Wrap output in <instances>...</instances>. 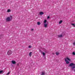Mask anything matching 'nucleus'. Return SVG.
I'll return each instance as SVG.
<instances>
[{
    "label": "nucleus",
    "instance_id": "nucleus-1",
    "mask_svg": "<svg viewBox=\"0 0 75 75\" xmlns=\"http://www.w3.org/2000/svg\"><path fill=\"white\" fill-rule=\"evenodd\" d=\"M13 19V16L11 15H10L9 17H7L6 19V21H10L11 20H12Z\"/></svg>",
    "mask_w": 75,
    "mask_h": 75
},
{
    "label": "nucleus",
    "instance_id": "nucleus-2",
    "mask_svg": "<svg viewBox=\"0 0 75 75\" xmlns=\"http://www.w3.org/2000/svg\"><path fill=\"white\" fill-rule=\"evenodd\" d=\"M65 60L66 64H69V61H71V59H70L68 57H67L65 58Z\"/></svg>",
    "mask_w": 75,
    "mask_h": 75
},
{
    "label": "nucleus",
    "instance_id": "nucleus-3",
    "mask_svg": "<svg viewBox=\"0 0 75 75\" xmlns=\"http://www.w3.org/2000/svg\"><path fill=\"white\" fill-rule=\"evenodd\" d=\"M44 27L45 28H47L48 26V22L46 20H45L44 21Z\"/></svg>",
    "mask_w": 75,
    "mask_h": 75
},
{
    "label": "nucleus",
    "instance_id": "nucleus-4",
    "mask_svg": "<svg viewBox=\"0 0 75 75\" xmlns=\"http://www.w3.org/2000/svg\"><path fill=\"white\" fill-rule=\"evenodd\" d=\"M11 54H12V52L10 50H9L7 52V54L8 55H10Z\"/></svg>",
    "mask_w": 75,
    "mask_h": 75
},
{
    "label": "nucleus",
    "instance_id": "nucleus-5",
    "mask_svg": "<svg viewBox=\"0 0 75 75\" xmlns=\"http://www.w3.org/2000/svg\"><path fill=\"white\" fill-rule=\"evenodd\" d=\"M70 67H72V66H75V64L73 63H71L69 65Z\"/></svg>",
    "mask_w": 75,
    "mask_h": 75
},
{
    "label": "nucleus",
    "instance_id": "nucleus-6",
    "mask_svg": "<svg viewBox=\"0 0 75 75\" xmlns=\"http://www.w3.org/2000/svg\"><path fill=\"white\" fill-rule=\"evenodd\" d=\"M12 63L13 64H16V62L14 60L12 61Z\"/></svg>",
    "mask_w": 75,
    "mask_h": 75
},
{
    "label": "nucleus",
    "instance_id": "nucleus-7",
    "mask_svg": "<svg viewBox=\"0 0 75 75\" xmlns=\"http://www.w3.org/2000/svg\"><path fill=\"white\" fill-rule=\"evenodd\" d=\"M58 37L59 38H61L62 37V34L59 35H58Z\"/></svg>",
    "mask_w": 75,
    "mask_h": 75
},
{
    "label": "nucleus",
    "instance_id": "nucleus-8",
    "mask_svg": "<svg viewBox=\"0 0 75 75\" xmlns=\"http://www.w3.org/2000/svg\"><path fill=\"white\" fill-rule=\"evenodd\" d=\"M39 14L40 15H42L43 14H44V12H40L39 13Z\"/></svg>",
    "mask_w": 75,
    "mask_h": 75
},
{
    "label": "nucleus",
    "instance_id": "nucleus-9",
    "mask_svg": "<svg viewBox=\"0 0 75 75\" xmlns=\"http://www.w3.org/2000/svg\"><path fill=\"white\" fill-rule=\"evenodd\" d=\"M45 72L43 71L42 72L41 75H45Z\"/></svg>",
    "mask_w": 75,
    "mask_h": 75
},
{
    "label": "nucleus",
    "instance_id": "nucleus-10",
    "mask_svg": "<svg viewBox=\"0 0 75 75\" xmlns=\"http://www.w3.org/2000/svg\"><path fill=\"white\" fill-rule=\"evenodd\" d=\"M30 57H31V55H32V52H30L29 53V54Z\"/></svg>",
    "mask_w": 75,
    "mask_h": 75
},
{
    "label": "nucleus",
    "instance_id": "nucleus-11",
    "mask_svg": "<svg viewBox=\"0 0 75 75\" xmlns=\"http://www.w3.org/2000/svg\"><path fill=\"white\" fill-rule=\"evenodd\" d=\"M37 24L38 25H41V23H40V22H38Z\"/></svg>",
    "mask_w": 75,
    "mask_h": 75
},
{
    "label": "nucleus",
    "instance_id": "nucleus-12",
    "mask_svg": "<svg viewBox=\"0 0 75 75\" xmlns=\"http://www.w3.org/2000/svg\"><path fill=\"white\" fill-rule=\"evenodd\" d=\"M62 21H62V20L60 21H59V24H61V23H62Z\"/></svg>",
    "mask_w": 75,
    "mask_h": 75
},
{
    "label": "nucleus",
    "instance_id": "nucleus-13",
    "mask_svg": "<svg viewBox=\"0 0 75 75\" xmlns=\"http://www.w3.org/2000/svg\"><path fill=\"white\" fill-rule=\"evenodd\" d=\"M11 11V10L10 9H8L7 11V12L8 13H9V12H10Z\"/></svg>",
    "mask_w": 75,
    "mask_h": 75
},
{
    "label": "nucleus",
    "instance_id": "nucleus-14",
    "mask_svg": "<svg viewBox=\"0 0 75 75\" xmlns=\"http://www.w3.org/2000/svg\"><path fill=\"white\" fill-rule=\"evenodd\" d=\"M71 25H72V26H74V27H75V23H71Z\"/></svg>",
    "mask_w": 75,
    "mask_h": 75
},
{
    "label": "nucleus",
    "instance_id": "nucleus-15",
    "mask_svg": "<svg viewBox=\"0 0 75 75\" xmlns=\"http://www.w3.org/2000/svg\"><path fill=\"white\" fill-rule=\"evenodd\" d=\"M74 68H75V66H72L71 67V69L72 70H73V69H74Z\"/></svg>",
    "mask_w": 75,
    "mask_h": 75
},
{
    "label": "nucleus",
    "instance_id": "nucleus-16",
    "mask_svg": "<svg viewBox=\"0 0 75 75\" xmlns=\"http://www.w3.org/2000/svg\"><path fill=\"white\" fill-rule=\"evenodd\" d=\"M56 54L57 55H59V53L58 52H56Z\"/></svg>",
    "mask_w": 75,
    "mask_h": 75
},
{
    "label": "nucleus",
    "instance_id": "nucleus-17",
    "mask_svg": "<svg viewBox=\"0 0 75 75\" xmlns=\"http://www.w3.org/2000/svg\"><path fill=\"white\" fill-rule=\"evenodd\" d=\"M72 54L73 55H75V52H73Z\"/></svg>",
    "mask_w": 75,
    "mask_h": 75
},
{
    "label": "nucleus",
    "instance_id": "nucleus-18",
    "mask_svg": "<svg viewBox=\"0 0 75 75\" xmlns=\"http://www.w3.org/2000/svg\"><path fill=\"white\" fill-rule=\"evenodd\" d=\"M42 55H43V56H45V53L44 52H43L42 53Z\"/></svg>",
    "mask_w": 75,
    "mask_h": 75
},
{
    "label": "nucleus",
    "instance_id": "nucleus-19",
    "mask_svg": "<svg viewBox=\"0 0 75 75\" xmlns=\"http://www.w3.org/2000/svg\"><path fill=\"white\" fill-rule=\"evenodd\" d=\"M3 71L2 70L0 71V74H2V72H3Z\"/></svg>",
    "mask_w": 75,
    "mask_h": 75
},
{
    "label": "nucleus",
    "instance_id": "nucleus-20",
    "mask_svg": "<svg viewBox=\"0 0 75 75\" xmlns=\"http://www.w3.org/2000/svg\"><path fill=\"white\" fill-rule=\"evenodd\" d=\"M10 74V72H9L7 74H6V75H9Z\"/></svg>",
    "mask_w": 75,
    "mask_h": 75
},
{
    "label": "nucleus",
    "instance_id": "nucleus-21",
    "mask_svg": "<svg viewBox=\"0 0 75 75\" xmlns=\"http://www.w3.org/2000/svg\"><path fill=\"white\" fill-rule=\"evenodd\" d=\"M32 46H29V48H31Z\"/></svg>",
    "mask_w": 75,
    "mask_h": 75
},
{
    "label": "nucleus",
    "instance_id": "nucleus-22",
    "mask_svg": "<svg viewBox=\"0 0 75 75\" xmlns=\"http://www.w3.org/2000/svg\"><path fill=\"white\" fill-rule=\"evenodd\" d=\"M50 18V16H48L47 17V19H48Z\"/></svg>",
    "mask_w": 75,
    "mask_h": 75
},
{
    "label": "nucleus",
    "instance_id": "nucleus-23",
    "mask_svg": "<svg viewBox=\"0 0 75 75\" xmlns=\"http://www.w3.org/2000/svg\"><path fill=\"white\" fill-rule=\"evenodd\" d=\"M33 30H34V29H31V30L33 31Z\"/></svg>",
    "mask_w": 75,
    "mask_h": 75
},
{
    "label": "nucleus",
    "instance_id": "nucleus-24",
    "mask_svg": "<svg viewBox=\"0 0 75 75\" xmlns=\"http://www.w3.org/2000/svg\"><path fill=\"white\" fill-rule=\"evenodd\" d=\"M17 65H18V64H17Z\"/></svg>",
    "mask_w": 75,
    "mask_h": 75
}]
</instances>
